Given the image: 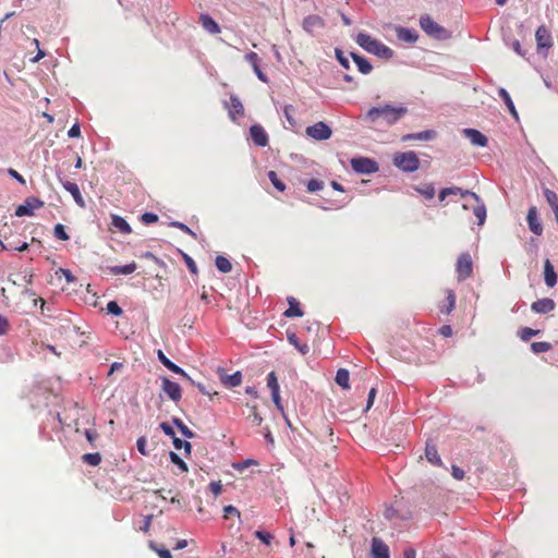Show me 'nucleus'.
Segmentation results:
<instances>
[{"instance_id": "obj_1", "label": "nucleus", "mask_w": 558, "mask_h": 558, "mask_svg": "<svg viewBox=\"0 0 558 558\" xmlns=\"http://www.w3.org/2000/svg\"><path fill=\"white\" fill-rule=\"evenodd\" d=\"M407 112V107H393L391 105H385L383 107L371 108L366 113V118L373 123L378 121L379 118H383L387 124L392 125L398 122Z\"/></svg>"}, {"instance_id": "obj_2", "label": "nucleus", "mask_w": 558, "mask_h": 558, "mask_svg": "<svg viewBox=\"0 0 558 558\" xmlns=\"http://www.w3.org/2000/svg\"><path fill=\"white\" fill-rule=\"evenodd\" d=\"M355 41L364 50L377 57L390 59L393 56V51L389 47L366 33H359L355 37Z\"/></svg>"}, {"instance_id": "obj_3", "label": "nucleus", "mask_w": 558, "mask_h": 558, "mask_svg": "<svg viewBox=\"0 0 558 558\" xmlns=\"http://www.w3.org/2000/svg\"><path fill=\"white\" fill-rule=\"evenodd\" d=\"M392 161L397 168L404 172H414L420 168V159L412 150L395 154Z\"/></svg>"}, {"instance_id": "obj_4", "label": "nucleus", "mask_w": 558, "mask_h": 558, "mask_svg": "<svg viewBox=\"0 0 558 558\" xmlns=\"http://www.w3.org/2000/svg\"><path fill=\"white\" fill-rule=\"evenodd\" d=\"M456 271L459 281H463L472 276L473 262L469 253H462L457 260Z\"/></svg>"}, {"instance_id": "obj_5", "label": "nucleus", "mask_w": 558, "mask_h": 558, "mask_svg": "<svg viewBox=\"0 0 558 558\" xmlns=\"http://www.w3.org/2000/svg\"><path fill=\"white\" fill-rule=\"evenodd\" d=\"M420 26L421 28L428 34L429 36H433L435 38H444L446 35V29L437 24L429 15L425 14L422 15L420 19Z\"/></svg>"}, {"instance_id": "obj_6", "label": "nucleus", "mask_w": 558, "mask_h": 558, "mask_svg": "<svg viewBox=\"0 0 558 558\" xmlns=\"http://www.w3.org/2000/svg\"><path fill=\"white\" fill-rule=\"evenodd\" d=\"M306 135L316 140L325 141L330 138L332 131L325 122H317L306 128Z\"/></svg>"}, {"instance_id": "obj_7", "label": "nucleus", "mask_w": 558, "mask_h": 558, "mask_svg": "<svg viewBox=\"0 0 558 558\" xmlns=\"http://www.w3.org/2000/svg\"><path fill=\"white\" fill-rule=\"evenodd\" d=\"M351 167L354 171L366 174L374 173L378 170L377 163L366 157L353 158L351 160Z\"/></svg>"}, {"instance_id": "obj_8", "label": "nucleus", "mask_w": 558, "mask_h": 558, "mask_svg": "<svg viewBox=\"0 0 558 558\" xmlns=\"http://www.w3.org/2000/svg\"><path fill=\"white\" fill-rule=\"evenodd\" d=\"M44 206V202L37 197H27L23 204L19 205L15 215L17 217L23 216H33L34 209L41 208Z\"/></svg>"}, {"instance_id": "obj_9", "label": "nucleus", "mask_w": 558, "mask_h": 558, "mask_svg": "<svg viewBox=\"0 0 558 558\" xmlns=\"http://www.w3.org/2000/svg\"><path fill=\"white\" fill-rule=\"evenodd\" d=\"M526 221L529 229L535 235H541L543 233V225L538 218V211L536 206H531L527 210Z\"/></svg>"}, {"instance_id": "obj_10", "label": "nucleus", "mask_w": 558, "mask_h": 558, "mask_svg": "<svg viewBox=\"0 0 558 558\" xmlns=\"http://www.w3.org/2000/svg\"><path fill=\"white\" fill-rule=\"evenodd\" d=\"M161 388L163 392L174 402H178L182 397V390L180 385L170 380L167 377L162 378Z\"/></svg>"}, {"instance_id": "obj_11", "label": "nucleus", "mask_w": 558, "mask_h": 558, "mask_svg": "<svg viewBox=\"0 0 558 558\" xmlns=\"http://www.w3.org/2000/svg\"><path fill=\"white\" fill-rule=\"evenodd\" d=\"M157 356H158V360L160 361V363L166 366L169 371L178 374V375H181L183 378H185L186 380H189L191 384L195 385L194 380L187 375V373L181 368L180 366H178L177 364H174L173 362H171L166 355L165 353L161 351V350H158L157 352Z\"/></svg>"}, {"instance_id": "obj_12", "label": "nucleus", "mask_w": 558, "mask_h": 558, "mask_svg": "<svg viewBox=\"0 0 558 558\" xmlns=\"http://www.w3.org/2000/svg\"><path fill=\"white\" fill-rule=\"evenodd\" d=\"M535 39L537 44V48H550L553 46L550 32L546 28V26L541 25L535 33Z\"/></svg>"}, {"instance_id": "obj_13", "label": "nucleus", "mask_w": 558, "mask_h": 558, "mask_svg": "<svg viewBox=\"0 0 558 558\" xmlns=\"http://www.w3.org/2000/svg\"><path fill=\"white\" fill-rule=\"evenodd\" d=\"M250 134L255 145L265 147L268 144V135L263 126L255 124L250 128Z\"/></svg>"}, {"instance_id": "obj_14", "label": "nucleus", "mask_w": 558, "mask_h": 558, "mask_svg": "<svg viewBox=\"0 0 558 558\" xmlns=\"http://www.w3.org/2000/svg\"><path fill=\"white\" fill-rule=\"evenodd\" d=\"M62 185H63L64 190L68 191L72 195V197L77 206H80L81 208L86 207V203H85V201L81 194L80 187L76 183L71 182V181H65L62 183Z\"/></svg>"}, {"instance_id": "obj_15", "label": "nucleus", "mask_w": 558, "mask_h": 558, "mask_svg": "<svg viewBox=\"0 0 558 558\" xmlns=\"http://www.w3.org/2000/svg\"><path fill=\"white\" fill-rule=\"evenodd\" d=\"M554 300L549 298L539 299L532 303L531 308L533 312L538 314H547L555 308Z\"/></svg>"}, {"instance_id": "obj_16", "label": "nucleus", "mask_w": 558, "mask_h": 558, "mask_svg": "<svg viewBox=\"0 0 558 558\" xmlns=\"http://www.w3.org/2000/svg\"><path fill=\"white\" fill-rule=\"evenodd\" d=\"M302 26L305 32L313 34L324 27V20L318 15H308L303 20Z\"/></svg>"}, {"instance_id": "obj_17", "label": "nucleus", "mask_w": 558, "mask_h": 558, "mask_svg": "<svg viewBox=\"0 0 558 558\" xmlns=\"http://www.w3.org/2000/svg\"><path fill=\"white\" fill-rule=\"evenodd\" d=\"M227 108L232 120H235L238 116L241 117L244 114V107L240 98L234 95L230 96V101L227 105Z\"/></svg>"}, {"instance_id": "obj_18", "label": "nucleus", "mask_w": 558, "mask_h": 558, "mask_svg": "<svg viewBox=\"0 0 558 558\" xmlns=\"http://www.w3.org/2000/svg\"><path fill=\"white\" fill-rule=\"evenodd\" d=\"M464 134L475 146L484 147L487 145V137L475 129H465Z\"/></svg>"}, {"instance_id": "obj_19", "label": "nucleus", "mask_w": 558, "mask_h": 558, "mask_svg": "<svg viewBox=\"0 0 558 558\" xmlns=\"http://www.w3.org/2000/svg\"><path fill=\"white\" fill-rule=\"evenodd\" d=\"M372 553L374 558H389L388 546L379 538H373L372 541Z\"/></svg>"}, {"instance_id": "obj_20", "label": "nucleus", "mask_w": 558, "mask_h": 558, "mask_svg": "<svg viewBox=\"0 0 558 558\" xmlns=\"http://www.w3.org/2000/svg\"><path fill=\"white\" fill-rule=\"evenodd\" d=\"M425 457H426L427 461L429 463H432L433 465H437V466L442 465V461L438 454L437 447H436V445H434L432 442H426Z\"/></svg>"}, {"instance_id": "obj_21", "label": "nucleus", "mask_w": 558, "mask_h": 558, "mask_svg": "<svg viewBox=\"0 0 558 558\" xmlns=\"http://www.w3.org/2000/svg\"><path fill=\"white\" fill-rule=\"evenodd\" d=\"M288 303H289V308L283 313V315L286 317L291 318V317H302L303 316V312L300 308V303L295 298L289 296Z\"/></svg>"}, {"instance_id": "obj_22", "label": "nucleus", "mask_w": 558, "mask_h": 558, "mask_svg": "<svg viewBox=\"0 0 558 558\" xmlns=\"http://www.w3.org/2000/svg\"><path fill=\"white\" fill-rule=\"evenodd\" d=\"M199 22L203 28L208 33L213 35L220 33L219 25L208 14H202L199 17Z\"/></svg>"}, {"instance_id": "obj_23", "label": "nucleus", "mask_w": 558, "mask_h": 558, "mask_svg": "<svg viewBox=\"0 0 558 558\" xmlns=\"http://www.w3.org/2000/svg\"><path fill=\"white\" fill-rule=\"evenodd\" d=\"M111 225L112 227H114L117 230H119L122 234H130L132 233V228L131 226L128 223V221L122 218L121 216H118V215H112L111 216Z\"/></svg>"}, {"instance_id": "obj_24", "label": "nucleus", "mask_w": 558, "mask_h": 558, "mask_svg": "<svg viewBox=\"0 0 558 558\" xmlns=\"http://www.w3.org/2000/svg\"><path fill=\"white\" fill-rule=\"evenodd\" d=\"M544 278L547 287L553 288L557 282V275L551 263L546 259L544 264Z\"/></svg>"}, {"instance_id": "obj_25", "label": "nucleus", "mask_w": 558, "mask_h": 558, "mask_svg": "<svg viewBox=\"0 0 558 558\" xmlns=\"http://www.w3.org/2000/svg\"><path fill=\"white\" fill-rule=\"evenodd\" d=\"M351 58L356 63L357 69L362 74H369L372 72L373 66L367 59H365L362 56H359L355 52H351Z\"/></svg>"}, {"instance_id": "obj_26", "label": "nucleus", "mask_w": 558, "mask_h": 558, "mask_svg": "<svg viewBox=\"0 0 558 558\" xmlns=\"http://www.w3.org/2000/svg\"><path fill=\"white\" fill-rule=\"evenodd\" d=\"M498 95H499V97L504 100V102H505V105L507 106V108H508V110H509L510 114H511L515 120H518V119H519V114H518V111H517V109H515V107H514V104H513V101H512V99H511V97H510L509 93H508L505 88L500 87V88L498 89Z\"/></svg>"}, {"instance_id": "obj_27", "label": "nucleus", "mask_w": 558, "mask_h": 558, "mask_svg": "<svg viewBox=\"0 0 558 558\" xmlns=\"http://www.w3.org/2000/svg\"><path fill=\"white\" fill-rule=\"evenodd\" d=\"M137 268V264L135 262H132L124 266H110L108 267V270L111 275L118 276V275H130L133 274Z\"/></svg>"}, {"instance_id": "obj_28", "label": "nucleus", "mask_w": 558, "mask_h": 558, "mask_svg": "<svg viewBox=\"0 0 558 558\" xmlns=\"http://www.w3.org/2000/svg\"><path fill=\"white\" fill-rule=\"evenodd\" d=\"M435 137V132L432 130L418 132V133H410L402 136V142H408L412 140L420 141H430Z\"/></svg>"}, {"instance_id": "obj_29", "label": "nucleus", "mask_w": 558, "mask_h": 558, "mask_svg": "<svg viewBox=\"0 0 558 558\" xmlns=\"http://www.w3.org/2000/svg\"><path fill=\"white\" fill-rule=\"evenodd\" d=\"M474 202H475V206L473 208V213H474L475 217L477 218L478 226H482V225H484V222L486 220V207L480 197H478V201H474Z\"/></svg>"}, {"instance_id": "obj_30", "label": "nucleus", "mask_w": 558, "mask_h": 558, "mask_svg": "<svg viewBox=\"0 0 558 558\" xmlns=\"http://www.w3.org/2000/svg\"><path fill=\"white\" fill-rule=\"evenodd\" d=\"M221 381L227 387H238L242 383V374L241 372H235L232 375H223L221 376Z\"/></svg>"}, {"instance_id": "obj_31", "label": "nucleus", "mask_w": 558, "mask_h": 558, "mask_svg": "<svg viewBox=\"0 0 558 558\" xmlns=\"http://www.w3.org/2000/svg\"><path fill=\"white\" fill-rule=\"evenodd\" d=\"M415 191L420 193L422 196H424L426 199H433L435 196V187L430 183L415 186Z\"/></svg>"}, {"instance_id": "obj_32", "label": "nucleus", "mask_w": 558, "mask_h": 558, "mask_svg": "<svg viewBox=\"0 0 558 558\" xmlns=\"http://www.w3.org/2000/svg\"><path fill=\"white\" fill-rule=\"evenodd\" d=\"M288 340L291 344H293L295 347V349H298V351L300 353H302L303 355L307 354L310 352V347L306 344V343H301L299 341V338L296 337L295 333H289L288 335Z\"/></svg>"}, {"instance_id": "obj_33", "label": "nucleus", "mask_w": 558, "mask_h": 558, "mask_svg": "<svg viewBox=\"0 0 558 558\" xmlns=\"http://www.w3.org/2000/svg\"><path fill=\"white\" fill-rule=\"evenodd\" d=\"M217 269L223 274H228L232 270L230 260L225 256H217L215 260Z\"/></svg>"}, {"instance_id": "obj_34", "label": "nucleus", "mask_w": 558, "mask_h": 558, "mask_svg": "<svg viewBox=\"0 0 558 558\" xmlns=\"http://www.w3.org/2000/svg\"><path fill=\"white\" fill-rule=\"evenodd\" d=\"M456 307V294L452 290L447 291V303L440 308L444 314H450Z\"/></svg>"}, {"instance_id": "obj_35", "label": "nucleus", "mask_w": 558, "mask_h": 558, "mask_svg": "<svg viewBox=\"0 0 558 558\" xmlns=\"http://www.w3.org/2000/svg\"><path fill=\"white\" fill-rule=\"evenodd\" d=\"M349 379H350V375H349V372L344 368H340L337 374H336V383L347 389L349 388Z\"/></svg>"}, {"instance_id": "obj_36", "label": "nucleus", "mask_w": 558, "mask_h": 558, "mask_svg": "<svg viewBox=\"0 0 558 558\" xmlns=\"http://www.w3.org/2000/svg\"><path fill=\"white\" fill-rule=\"evenodd\" d=\"M449 190L451 191L450 195H460L463 198L470 196L471 198H473V201H478V195L469 190H463L458 186H451V187H449Z\"/></svg>"}, {"instance_id": "obj_37", "label": "nucleus", "mask_w": 558, "mask_h": 558, "mask_svg": "<svg viewBox=\"0 0 558 558\" xmlns=\"http://www.w3.org/2000/svg\"><path fill=\"white\" fill-rule=\"evenodd\" d=\"M544 196L548 203V205L550 206L551 210H557L558 209V195L549 190V189H545L544 191Z\"/></svg>"}, {"instance_id": "obj_38", "label": "nucleus", "mask_w": 558, "mask_h": 558, "mask_svg": "<svg viewBox=\"0 0 558 558\" xmlns=\"http://www.w3.org/2000/svg\"><path fill=\"white\" fill-rule=\"evenodd\" d=\"M82 460L88 465L97 466L101 462V456L98 452L85 453Z\"/></svg>"}, {"instance_id": "obj_39", "label": "nucleus", "mask_w": 558, "mask_h": 558, "mask_svg": "<svg viewBox=\"0 0 558 558\" xmlns=\"http://www.w3.org/2000/svg\"><path fill=\"white\" fill-rule=\"evenodd\" d=\"M172 422L184 437L193 438L195 436V434L180 418L174 417Z\"/></svg>"}, {"instance_id": "obj_40", "label": "nucleus", "mask_w": 558, "mask_h": 558, "mask_svg": "<svg viewBox=\"0 0 558 558\" xmlns=\"http://www.w3.org/2000/svg\"><path fill=\"white\" fill-rule=\"evenodd\" d=\"M268 178L272 185L279 191L284 192L286 191V184L278 178L277 173L271 170L268 172Z\"/></svg>"}, {"instance_id": "obj_41", "label": "nucleus", "mask_w": 558, "mask_h": 558, "mask_svg": "<svg viewBox=\"0 0 558 558\" xmlns=\"http://www.w3.org/2000/svg\"><path fill=\"white\" fill-rule=\"evenodd\" d=\"M398 37L408 43H413L417 38L410 29L403 27L398 29Z\"/></svg>"}, {"instance_id": "obj_42", "label": "nucleus", "mask_w": 558, "mask_h": 558, "mask_svg": "<svg viewBox=\"0 0 558 558\" xmlns=\"http://www.w3.org/2000/svg\"><path fill=\"white\" fill-rule=\"evenodd\" d=\"M531 349L534 353L547 352L551 349V344L546 341L533 342Z\"/></svg>"}, {"instance_id": "obj_43", "label": "nucleus", "mask_w": 558, "mask_h": 558, "mask_svg": "<svg viewBox=\"0 0 558 558\" xmlns=\"http://www.w3.org/2000/svg\"><path fill=\"white\" fill-rule=\"evenodd\" d=\"M267 386L271 390V393L279 392V384L275 372L268 374Z\"/></svg>"}, {"instance_id": "obj_44", "label": "nucleus", "mask_w": 558, "mask_h": 558, "mask_svg": "<svg viewBox=\"0 0 558 558\" xmlns=\"http://www.w3.org/2000/svg\"><path fill=\"white\" fill-rule=\"evenodd\" d=\"M173 446L177 450L184 449V451L190 454L191 453V444L186 440H182L178 437H173Z\"/></svg>"}, {"instance_id": "obj_45", "label": "nucleus", "mask_w": 558, "mask_h": 558, "mask_svg": "<svg viewBox=\"0 0 558 558\" xmlns=\"http://www.w3.org/2000/svg\"><path fill=\"white\" fill-rule=\"evenodd\" d=\"M170 460L181 470V472H187L186 463L175 452H170Z\"/></svg>"}, {"instance_id": "obj_46", "label": "nucleus", "mask_w": 558, "mask_h": 558, "mask_svg": "<svg viewBox=\"0 0 558 558\" xmlns=\"http://www.w3.org/2000/svg\"><path fill=\"white\" fill-rule=\"evenodd\" d=\"M254 535L266 545H270L271 541L274 539V535L265 531L257 530L254 532Z\"/></svg>"}, {"instance_id": "obj_47", "label": "nucleus", "mask_w": 558, "mask_h": 558, "mask_svg": "<svg viewBox=\"0 0 558 558\" xmlns=\"http://www.w3.org/2000/svg\"><path fill=\"white\" fill-rule=\"evenodd\" d=\"M53 233L54 236L61 241L69 240V234L66 233L64 226L61 223L54 226Z\"/></svg>"}, {"instance_id": "obj_48", "label": "nucleus", "mask_w": 558, "mask_h": 558, "mask_svg": "<svg viewBox=\"0 0 558 558\" xmlns=\"http://www.w3.org/2000/svg\"><path fill=\"white\" fill-rule=\"evenodd\" d=\"M149 548L157 553L160 558H172V555L168 549L157 547L154 542H149Z\"/></svg>"}, {"instance_id": "obj_49", "label": "nucleus", "mask_w": 558, "mask_h": 558, "mask_svg": "<svg viewBox=\"0 0 558 558\" xmlns=\"http://www.w3.org/2000/svg\"><path fill=\"white\" fill-rule=\"evenodd\" d=\"M307 191L313 193L322 190L324 187V182L317 179H312L307 182Z\"/></svg>"}, {"instance_id": "obj_50", "label": "nucleus", "mask_w": 558, "mask_h": 558, "mask_svg": "<svg viewBox=\"0 0 558 558\" xmlns=\"http://www.w3.org/2000/svg\"><path fill=\"white\" fill-rule=\"evenodd\" d=\"M171 227L173 228H177V229H180L181 231H183L184 233L193 236L194 239H196V233L194 231H192L186 225H184L183 222H180V221H172L170 223Z\"/></svg>"}, {"instance_id": "obj_51", "label": "nucleus", "mask_w": 558, "mask_h": 558, "mask_svg": "<svg viewBox=\"0 0 558 558\" xmlns=\"http://www.w3.org/2000/svg\"><path fill=\"white\" fill-rule=\"evenodd\" d=\"M539 331L532 329L530 327H524L521 329L520 337L523 341H529L532 337L536 336Z\"/></svg>"}, {"instance_id": "obj_52", "label": "nucleus", "mask_w": 558, "mask_h": 558, "mask_svg": "<svg viewBox=\"0 0 558 558\" xmlns=\"http://www.w3.org/2000/svg\"><path fill=\"white\" fill-rule=\"evenodd\" d=\"M107 311H108V313H110L114 316H120L123 313L122 308L119 306V304L116 301H110L107 304Z\"/></svg>"}, {"instance_id": "obj_53", "label": "nucleus", "mask_w": 558, "mask_h": 558, "mask_svg": "<svg viewBox=\"0 0 558 558\" xmlns=\"http://www.w3.org/2000/svg\"><path fill=\"white\" fill-rule=\"evenodd\" d=\"M245 59L253 66L254 70H257V66H259V58L256 52H253V51L248 52L245 56Z\"/></svg>"}, {"instance_id": "obj_54", "label": "nucleus", "mask_w": 558, "mask_h": 558, "mask_svg": "<svg viewBox=\"0 0 558 558\" xmlns=\"http://www.w3.org/2000/svg\"><path fill=\"white\" fill-rule=\"evenodd\" d=\"M84 435L92 447H95V441L98 438V433L96 429H85Z\"/></svg>"}, {"instance_id": "obj_55", "label": "nucleus", "mask_w": 558, "mask_h": 558, "mask_svg": "<svg viewBox=\"0 0 558 558\" xmlns=\"http://www.w3.org/2000/svg\"><path fill=\"white\" fill-rule=\"evenodd\" d=\"M230 515H235L240 519L241 513L235 507L229 505L223 508V518L228 519Z\"/></svg>"}, {"instance_id": "obj_56", "label": "nucleus", "mask_w": 558, "mask_h": 558, "mask_svg": "<svg viewBox=\"0 0 558 558\" xmlns=\"http://www.w3.org/2000/svg\"><path fill=\"white\" fill-rule=\"evenodd\" d=\"M141 220L146 225H151L158 221V216L154 213H144Z\"/></svg>"}, {"instance_id": "obj_57", "label": "nucleus", "mask_w": 558, "mask_h": 558, "mask_svg": "<svg viewBox=\"0 0 558 558\" xmlns=\"http://www.w3.org/2000/svg\"><path fill=\"white\" fill-rule=\"evenodd\" d=\"M251 410H252V413H251L250 417L252 418V423L257 426L260 425L263 422V417L257 412V407L252 405Z\"/></svg>"}, {"instance_id": "obj_58", "label": "nucleus", "mask_w": 558, "mask_h": 558, "mask_svg": "<svg viewBox=\"0 0 558 558\" xmlns=\"http://www.w3.org/2000/svg\"><path fill=\"white\" fill-rule=\"evenodd\" d=\"M146 446H147L146 438L144 436L140 437L136 441V447H137L138 452L143 456L148 454V451L146 450Z\"/></svg>"}, {"instance_id": "obj_59", "label": "nucleus", "mask_w": 558, "mask_h": 558, "mask_svg": "<svg viewBox=\"0 0 558 558\" xmlns=\"http://www.w3.org/2000/svg\"><path fill=\"white\" fill-rule=\"evenodd\" d=\"M183 258H184V262H185L189 270L192 274H197V267H196V263L194 262V259L191 256H189L187 254H183Z\"/></svg>"}, {"instance_id": "obj_60", "label": "nucleus", "mask_w": 558, "mask_h": 558, "mask_svg": "<svg viewBox=\"0 0 558 558\" xmlns=\"http://www.w3.org/2000/svg\"><path fill=\"white\" fill-rule=\"evenodd\" d=\"M336 57H337V60L339 61V63L344 68V69H349L350 68V63H349V60L347 57L343 56L342 51L337 49L336 50Z\"/></svg>"}, {"instance_id": "obj_61", "label": "nucleus", "mask_w": 558, "mask_h": 558, "mask_svg": "<svg viewBox=\"0 0 558 558\" xmlns=\"http://www.w3.org/2000/svg\"><path fill=\"white\" fill-rule=\"evenodd\" d=\"M9 327L7 317L0 314V335H5L9 331Z\"/></svg>"}, {"instance_id": "obj_62", "label": "nucleus", "mask_w": 558, "mask_h": 558, "mask_svg": "<svg viewBox=\"0 0 558 558\" xmlns=\"http://www.w3.org/2000/svg\"><path fill=\"white\" fill-rule=\"evenodd\" d=\"M209 490L214 494V496H218L222 490V485L220 482H211L209 484Z\"/></svg>"}, {"instance_id": "obj_63", "label": "nucleus", "mask_w": 558, "mask_h": 558, "mask_svg": "<svg viewBox=\"0 0 558 558\" xmlns=\"http://www.w3.org/2000/svg\"><path fill=\"white\" fill-rule=\"evenodd\" d=\"M160 428L162 429V432L167 435V436H170V437H175L174 435V430L173 428L166 422H162L160 424Z\"/></svg>"}, {"instance_id": "obj_64", "label": "nucleus", "mask_w": 558, "mask_h": 558, "mask_svg": "<svg viewBox=\"0 0 558 558\" xmlns=\"http://www.w3.org/2000/svg\"><path fill=\"white\" fill-rule=\"evenodd\" d=\"M464 471L462 469H460L459 466L457 465H452V476L456 478V480H463L464 478Z\"/></svg>"}]
</instances>
